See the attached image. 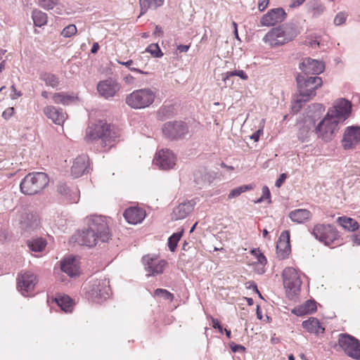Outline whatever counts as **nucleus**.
Segmentation results:
<instances>
[{"mask_svg":"<svg viewBox=\"0 0 360 360\" xmlns=\"http://www.w3.org/2000/svg\"><path fill=\"white\" fill-rule=\"evenodd\" d=\"M296 81L299 94L296 96L295 103L292 105V110L295 113L301 109L303 103L309 101L315 96L316 90L323 84L320 77H307L302 74H297Z\"/></svg>","mask_w":360,"mask_h":360,"instance_id":"1","label":"nucleus"},{"mask_svg":"<svg viewBox=\"0 0 360 360\" xmlns=\"http://www.w3.org/2000/svg\"><path fill=\"white\" fill-rule=\"evenodd\" d=\"M300 31L294 22H286L271 29L263 37V41L276 48L293 41Z\"/></svg>","mask_w":360,"mask_h":360,"instance_id":"2","label":"nucleus"},{"mask_svg":"<svg viewBox=\"0 0 360 360\" xmlns=\"http://www.w3.org/2000/svg\"><path fill=\"white\" fill-rule=\"evenodd\" d=\"M119 136L120 134L114 126L100 120L86 128L85 138L87 141L100 139L104 150H107L113 146Z\"/></svg>","mask_w":360,"mask_h":360,"instance_id":"3","label":"nucleus"},{"mask_svg":"<svg viewBox=\"0 0 360 360\" xmlns=\"http://www.w3.org/2000/svg\"><path fill=\"white\" fill-rule=\"evenodd\" d=\"M155 98V92L150 88L133 91L125 98L126 104L132 109H143L151 105Z\"/></svg>","mask_w":360,"mask_h":360,"instance_id":"4","label":"nucleus"},{"mask_svg":"<svg viewBox=\"0 0 360 360\" xmlns=\"http://www.w3.org/2000/svg\"><path fill=\"white\" fill-rule=\"evenodd\" d=\"M48 184L49 179L45 173H30L22 180L20 188L25 195H34L41 192Z\"/></svg>","mask_w":360,"mask_h":360,"instance_id":"5","label":"nucleus"},{"mask_svg":"<svg viewBox=\"0 0 360 360\" xmlns=\"http://www.w3.org/2000/svg\"><path fill=\"white\" fill-rule=\"evenodd\" d=\"M89 300L99 302L110 297V288L109 281L104 280H92L84 287Z\"/></svg>","mask_w":360,"mask_h":360,"instance_id":"6","label":"nucleus"},{"mask_svg":"<svg viewBox=\"0 0 360 360\" xmlns=\"http://www.w3.org/2000/svg\"><path fill=\"white\" fill-rule=\"evenodd\" d=\"M85 224L86 226L94 230V232L100 236L101 242L106 243L110 239L111 233L105 217L97 214L90 215L85 219Z\"/></svg>","mask_w":360,"mask_h":360,"instance_id":"7","label":"nucleus"},{"mask_svg":"<svg viewBox=\"0 0 360 360\" xmlns=\"http://www.w3.org/2000/svg\"><path fill=\"white\" fill-rule=\"evenodd\" d=\"M282 275L286 294L289 298L293 299L300 291L302 281L300 274L293 267H286Z\"/></svg>","mask_w":360,"mask_h":360,"instance_id":"8","label":"nucleus"},{"mask_svg":"<svg viewBox=\"0 0 360 360\" xmlns=\"http://www.w3.org/2000/svg\"><path fill=\"white\" fill-rule=\"evenodd\" d=\"M338 122L328 115L320 121L315 127L314 131L317 136L323 141H331L338 131Z\"/></svg>","mask_w":360,"mask_h":360,"instance_id":"9","label":"nucleus"},{"mask_svg":"<svg viewBox=\"0 0 360 360\" xmlns=\"http://www.w3.org/2000/svg\"><path fill=\"white\" fill-rule=\"evenodd\" d=\"M164 136L172 140L184 139L189 132L188 124L181 120L165 122L162 127Z\"/></svg>","mask_w":360,"mask_h":360,"instance_id":"10","label":"nucleus"},{"mask_svg":"<svg viewBox=\"0 0 360 360\" xmlns=\"http://www.w3.org/2000/svg\"><path fill=\"white\" fill-rule=\"evenodd\" d=\"M351 112V102L345 98H338L334 101L333 106L328 109L326 114L340 122L346 120Z\"/></svg>","mask_w":360,"mask_h":360,"instance_id":"11","label":"nucleus"},{"mask_svg":"<svg viewBox=\"0 0 360 360\" xmlns=\"http://www.w3.org/2000/svg\"><path fill=\"white\" fill-rule=\"evenodd\" d=\"M311 233L316 239L327 246L333 244L339 237L337 230L330 224H316Z\"/></svg>","mask_w":360,"mask_h":360,"instance_id":"12","label":"nucleus"},{"mask_svg":"<svg viewBox=\"0 0 360 360\" xmlns=\"http://www.w3.org/2000/svg\"><path fill=\"white\" fill-rule=\"evenodd\" d=\"M338 345L349 357L360 359V342L354 337L341 333L339 335Z\"/></svg>","mask_w":360,"mask_h":360,"instance_id":"13","label":"nucleus"},{"mask_svg":"<svg viewBox=\"0 0 360 360\" xmlns=\"http://www.w3.org/2000/svg\"><path fill=\"white\" fill-rule=\"evenodd\" d=\"M286 18L287 13L283 8H272L262 16L259 20V23L262 26L272 27L281 23Z\"/></svg>","mask_w":360,"mask_h":360,"instance_id":"14","label":"nucleus"},{"mask_svg":"<svg viewBox=\"0 0 360 360\" xmlns=\"http://www.w3.org/2000/svg\"><path fill=\"white\" fill-rule=\"evenodd\" d=\"M299 68L301 70L299 74H302L307 77H310L309 75L316 76L323 72L325 65L320 60L306 58L300 63Z\"/></svg>","mask_w":360,"mask_h":360,"instance_id":"15","label":"nucleus"},{"mask_svg":"<svg viewBox=\"0 0 360 360\" xmlns=\"http://www.w3.org/2000/svg\"><path fill=\"white\" fill-rule=\"evenodd\" d=\"M153 163L162 169L168 170L176 165V157L172 150L162 149L155 154Z\"/></svg>","mask_w":360,"mask_h":360,"instance_id":"16","label":"nucleus"},{"mask_svg":"<svg viewBox=\"0 0 360 360\" xmlns=\"http://www.w3.org/2000/svg\"><path fill=\"white\" fill-rule=\"evenodd\" d=\"M120 84L112 78L100 81L97 84V91L100 96L108 99L114 97L120 90Z\"/></svg>","mask_w":360,"mask_h":360,"instance_id":"17","label":"nucleus"},{"mask_svg":"<svg viewBox=\"0 0 360 360\" xmlns=\"http://www.w3.org/2000/svg\"><path fill=\"white\" fill-rule=\"evenodd\" d=\"M36 283L37 278L34 274L24 273L18 278V289L23 296H31Z\"/></svg>","mask_w":360,"mask_h":360,"instance_id":"18","label":"nucleus"},{"mask_svg":"<svg viewBox=\"0 0 360 360\" xmlns=\"http://www.w3.org/2000/svg\"><path fill=\"white\" fill-rule=\"evenodd\" d=\"M74 237L78 244L90 248L95 246L100 241V236L88 226L82 231H78Z\"/></svg>","mask_w":360,"mask_h":360,"instance_id":"19","label":"nucleus"},{"mask_svg":"<svg viewBox=\"0 0 360 360\" xmlns=\"http://www.w3.org/2000/svg\"><path fill=\"white\" fill-rule=\"evenodd\" d=\"M359 143H360V127L356 126L347 127L342 139L344 148L350 149Z\"/></svg>","mask_w":360,"mask_h":360,"instance_id":"20","label":"nucleus"},{"mask_svg":"<svg viewBox=\"0 0 360 360\" xmlns=\"http://www.w3.org/2000/svg\"><path fill=\"white\" fill-rule=\"evenodd\" d=\"M142 259L145 269L148 272V276H149L162 274L167 264L165 260L158 259L148 256H144Z\"/></svg>","mask_w":360,"mask_h":360,"instance_id":"21","label":"nucleus"},{"mask_svg":"<svg viewBox=\"0 0 360 360\" xmlns=\"http://www.w3.org/2000/svg\"><path fill=\"white\" fill-rule=\"evenodd\" d=\"M89 157L86 155H81L74 160L71 174L74 178H78L85 172H89Z\"/></svg>","mask_w":360,"mask_h":360,"instance_id":"22","label":"nucleus"},{"mask_svg":"<svg viewBox=\"0 0 360 360\" xmlns=\"http://www.w3.org/2000/svg\"><path fill=\"white\" fill-rule=\"evenodd\" d=\"M276 251L278 256L283 259H285L290 252V233L288 231H283L276 243Z\"/></svg>","mask_w":360,"mask_h":360,"instance_id":"23","label":"nucleus"},{"mask_svg":"<svg viewBox=\"0 0 360 360\" xmlns=\"http://www.w3.org/2000/svg\"><path fill=\"white\" fill-rule=\"evenodd\" d=\"M43 112L56 124L62 125L66 119V114L63 112V110L58 109L53 105L45 107Z\"/></svg>","mask_w":360,"mask_h":360,"instance_id":"24","label":"nucleus"},{"mask_svg":"<svg viewBox=\"0 0 360 360\" xmlns=\"http://www.w3.org/2000/svg\"><path fill=\"white\" fill-rule=\"evenodd\" d=\"M124 217L129 224L141 223L146 217V212L139 207H129L124 212Z\"/></svg>","mask_w":360,"mask_h":360,"instance_id":"25","label":"nucleus"},{"mask_svg":"<svg viewBox=\"0 0 360 360\" xmlns=\"http://www.w3.org/2000/svg\"><path fill=\"white\" fill-rule=\"evenodd\" d=\"M194 204L191 201L180 203L174 210L172 219L177 221L186 218L193 210Z\"/></svg>","mask_w":360,"mask_h":360,"instance_id":"26","label":"nucleus"},{"mask_svg":"<svg viewBox=\"0 0 360 360\" xmlns=\"http://www.w3.org/2000/svg\"><path fill=\"white\" fill-rule=\"evenodd\" d=\"M61 270L70 277L79 275V266L75 258H66L60 262Z\"/></svg>","mask_w":360,"mask_h":360,"instance_id":"27","label":"nucleus"},{"mask_svg":"<svg viewBox=\"0 0 360 360\" xmlns=\"http://www.w3.org/2000/svg\"><path fill=\"white\" fill-rule=\"evenodd\" d=\"M20 224L25 229H34L39 225V216L37 213L25 211L20 218Z\"/></svg>","mask_w":360,"mask_h":360,"instance_id":"28","label":"nucleus"},{"mask_svg":"<svg viewBox=\"0 0 360 360\" xmlns=\"http://www.w3.org/2000/svg\"><path fill=\"white\" fill-rule=\"evenodd\" d=\"M302 326L309 333L317 335L325 331V328L321 325L319 321L314 317H310L308 320L304 321Z\"/></svg>","mask_w":360,"mask_h":360,"instance_id":"29","label":"nucleus"},{"mask_svg":"<svg viewBox=\"0 0 360 360\" xmlns=\"http://www.w3.org/2000/svg\"><path fill=\"white\" fill-rule=\"evenodd\" d=\"M58 192L61 194L69 203H77L79 200V193L77 190L70 191L65 184L58 186Z\"/></svg>","mask_w":360,"mask_h":360,"instance_id":"30","label":"nucleus"},{"mask_svg":"<svg viewBox=\"0 0 360 360\" xmlns=\"http://www.w3.org/2000/svg\"><path fill=\"white\" fill-rule=\"evenodd\" d=\"M289 218L297 224H302L310 219L311 213L306 209H297L289 213Z\"/></svg>","mask_w":360,"mask_h":360,"instance_id":"31","label":"nucleus"},{"mask_svg":"<svg viewBox=\"0 0 360 360\" xmlns=\"http://www.w3.org/2000/svg\"><path fill=\"white\" fill-rule=\"evenodd\" d=\"M316 311V302L314 300H307L304 304L295 308L292 312L297 316L311 314Z\"/></svg>","mask_w":360,"mask_h":360,"instance_id":"32","label":"nucleus"},{"mask_svg":"<svg viewBox=\"0 0 360 360\" xmlns=\"http://www.w3.org/2000/svg\"><path fill=\"white\" fill-rule=\"evenodd\" d=\"M165 0H139L141 15L145 14L149 8L156 9L161 6Z\"/></svg>","mask_w":360,"mask_h":360,"instance_id":"33","label":"nucleus"},{"mask_svg":"<svg viewBox=\"0 0 360 360\" xmlns=\"http://www.w3.org/2000/svg\"><path fill=\"white\" fill-rule=\"evenodd\" d=\"M32 18L34 25L37 27H42L47 22V15L38 9H34L32 12Z\"/></svg>","mask_w":360,"mask_h":360,"instance_id":"34","label":"nucleus"},{"mask_svg":"<svg viewBox=\"0 0 360 360\" xmlns=\"http://www.w3.org/2000/svg\"><path fill=\"white\" fill-rule=\"evenodd\" d=\"M46 245V241L42 238H34L27 241V246L32 252H41Z\"/></svg>","mask_w":360,"mask_h":360,"instance_id":"35","label":"nucleus"},{"mask_svg":"<svg viewBox=\"0 0 360 360\" xmlns=\"http://www.w3.org/2000/svg\"><path fill=\"white\" fill-rule=\"evenodd\" d=\"M308 6L313 17L315 18L321 15L325 10V7L320 0H310L308 3Z\"/></svg>","mask_w":360,"mask_h":360,"instance_id":"36","label":"nucleus"},{"mask_svg":"<svg viewBox=\"0 0 360 360\" xmlns=\"http://www.w3.org/2000/svg\"><path fill=\"white\" fill-rule=\"evenodd\" d=\"M75 96L65 94L64 92L55 93L53 96V100L55 103L68 105L75 101Z\"/></svg>","mask_w":360,"mask_h":360,"instance_id":"37","label":"nucleus"},{"mask_svg":"<svg viewBox=\"0 0 360 360\" xmlns=\"http://www.w3.org/2000/svg\"><path fill=\"white\" fill-rule=\"evenodd\" d=\"M338 221L344 229H347L348 231H354L359 229V224L352 218L345 217H339Z\"/></svg>","mask_w":360,"mask_h":360,"instance_id":"38","label":"nucleus"},{"mask_svg":"<svg viewBox=\"0 0 360 360\" xmlns=\"http://www.w3.org/2000/svg\"><path fill=\"white\" fill-rule=\"evenodd\" d=\"M56 303L60 308L65 311L70 312L72 308V301L68 296H62L56 299Z\"/></svg>","mask_w":360,"mask_h":360,"instance_id":"39","label":"nucleus"},{"mask_svg":"<svg viewBox=\"0 0 360 360\" xmlns=\"http://www.w3.org/2000/svg\"><path fill=\"white\" fill-rule=\"evenodd\" d=\"M40 79L43 80L47 86L55 88L59 84V79L53 74L44 72L40 76Z\"/></svg>","mask_w":360,"mask_h":360,"instance_id":"40","label":"nucleus"},{"mask_svg":"<svg viewBox=\"0 0 360 360\" xmlns=\"http://www.w3.org/2000/svg\"><path fill=\"white\" fill-rule=\"evenodd\" d=\"M183 233L184 230H181V231L173 233L168 238V247L171 252H174L176 250L178 242L181 238Z\"/></svg>","mask_w":360,"mask_h":360,"instance_id":"41","label":"nucleus"},{"mask_svg":"<svg viewBox=\"0 0 360 360\" xmlns=\"http://www.w3.org/2000/svg\"><path fill=\"white\" fill-rule=\"evenodd\" d=\"M117 62H118V63H120V64H121L122 65H124L129 70H131L132 72H138V73H140V74H143V75H148V72H144V71H143L142 70H141L139 68L131 67L132 65H138V60H127L126 62H122V61L117 60Z\"/></svg>","mask_w":360,"mask_h":360,"instance_id":"42","label":"nucleus"},{"mask_svg":"<svg viewBox=\"0 0 360 360\" xmlns=\"http://www.w3.org/2000/svg\"><path fill=\"white\" fill-rule=\"evenodd\" d=\"M251 185H243L235 188L231 191L228 195L229 199L234 198L239 196L242 193H244L248 190L252 189Z\"/></svg>","mask_w":360,"mask_h":360,"instance_id":"43","label":"nucleus"},{"mask_svg":"<svg viewBox=\"0 0 360 360\" xmlns=\"http://www.w3.org/2000/svg\"><path fill=\"white\" fill-rule=\"evenodd\" d=\"M38 4L45 10H51L60 5V0H38Z\"/></svg>","mask_w":360,"mask_h":360,"instance_id":"44","label":"nucleus"},{"mask_svg":"<svg viewBox=\"0 0 360 360\" xmlns=\"http://www.w3.org/2000/svg\"><path fill=\"white\" fill-rule=\"evenodd\" d=\"M238 76L240 79L243 80H247L248 79V75L243 70H233L229 71L224 74L223 80L226 81L230 77Z\"/></svg>","mask_w":360,"mask_h":360,"instance_id":"45","label":"nucleus"},{"mask_svg":"<svg viewBox=\"0 0 360 360\" xmlns=\"http://www.w3.org/2000/svg\"><path fill=\"white\" fill-rule=\"evenodd\" d=\"M154 295L169 301H172L174 299V295L165 289L158 288L155 290Z\"/></svg>","mask_w":360,"mask_h":360,"instance_id":"46","label":"nucleus"},{"mask_svg":"<svg viewBox=\"0 0 360 360\" xmlns=\"http://www.w3.org/2000/svg\"><path fill=\"white\" fill-rule=\"evenodd\" d=\"M77 27L73 24H70L62 30L60 34L64 37L69 38L74 36L77 33Z\"/></svg>","mask_w":360,"mask_h":360,"instance_id":"47","label":"nucleus"},{"mask_svg":"<svg viewBox=\"0 0 360 360\" xmlns=\"http://www.w3.org/2000/svg\"><path fill=\"white\" fill-rule=\"evenodd\" d=\"M146 51L150 53L155 58H160L163 55L159 46L157 44H150L146 48Z\"/></svg>","mask_w":360,"mask_h":360,"instance_id":"48","label":"nucleus"},{"mask_svg":"<svg viewBox=\"0 0 360 360\" xmlns=\"http://www.w3.org/2000/svg\"><path fill=\"white\" fill-rule=\"evenodd\" d=\"M347 14L344 12L338 13L334 18V24L337 26L344 24L347 20Z\"/></svg>","mask_w":360,"mask_h":360,"instance_id":"49","label":"nucleus"},{"mask_svg":"<svg viewBox=\"0 0 360 360\" xmlns=\"http://www.w3.org/2000/svg\"><path fill=\"white\" fill-rule=\"evenodd\" d=\"M252 253L257 256V262L261 264H265L266 263V259L265 256L260 252L259 249H254L252 250Z\"/></svg>","mask_w":360,"mask_h":360,"instance_id":"50","label":"nucleus"},{"mask_svg":"<svg viewBox=\"0 0 360 360\" xmlns=\"http://www.w3.org/2000/svg\"><path fill=\"white\" fill-rule=\"evenodd\" d=\"M14 112H15V109L14 108H6L2 113V117L6 119V120H8L9 118H11L13 115L14 114Z\"/></svg>","mask_w":360,"mask_h":360,"instance_id":"51","label":"nucleus"},{"mask_svg":"<svg viewBox=\"0 0 360 360\" xmlns=\"http://www.w3.org/2000/svg\"><path fill=\"white\" fill-rule=\"evenodd\" d=\"M123 81L127 85L131 86L135 83V78L131 75L128 74L123 77Z\"/></svg>","mask_w":360,"mask_h":360,"instance_id":"52","label":"nucleus"},{"mask_svg":"<svg viewBox=\"0 0 360 360\" xmlns=\"http://www.w3.org/2000/svg\"><path fill=\"white\" fill-rule=\"evenodd\" d=\"M262 197L264 200H269V201H268L269 203L271 202V200H270L271 193H270L269 188L267 186H263V188H262Z\"/></svg>","mask_w":360,"mask_h":360,"instance_id":"53","label":"nucleus"},{"mask_svg":"<svg viewBox=\"0 0 360 360\" xmlns=\"http://www.w3.org/2000/svg\"><path fill=\"white\" fill-rule=\"evenodd\" d=\"M286 178H287V174H286L283 173V174H280L278 179L276 180V181L275 183V186L276 187H278V188L281 187V185L285 181Z\"/></svg>","mask_w":360,"mask_h":360,"instance_id":"54","label":"nucleus"},{"mask_svg":"<svg viewBox=\"0 0 360 360\" xmlns=\"http://www.w3.org/2000/svg\"><path fill=\"white\" fill-rule=\"evenodd\" d=\"M21 96H22V93L20 91H17L15 86L12 85L11 86V99H16Z\"/></svg>","mask_w":360,"mask_h":360,"instance_id":"55","label":"nucleus"},{"mask_svg":"<svg viewBox=\"0 0 360 360\" xmlns=\"http://www.w3.org/2000/svg\"><path fill=\"white\" fill-rule=\"evenodd\" d=\"M269 0H259L258 9L263 11L269 5Z\"/></svg>","mask_w":360,"mask_h":360,"instance_id":"56","label":"nucleus"},{"mask_svg":"<svg viewBox=\"0 0 360 360\" xmlns=\"http://www.w3.org/2000/svg\"><path fill=\"white\" fill-rule=\"evenodd\" d=\"M231 349L233 352H243L245 350V347L240 345H236L235 343H231L230 345Z\"/></svg>","mask_w":360,"mask_h":360,"instance_id":"57","label":"nucleus"},{"mask_svg":"<svg viewBox=\"0 0 360 360\" xmlns=\"http://www.w3.org/2000/svg\"><path fill=\"white\" fill-rule=\"evenodd\" d=\"M306 44L312 48H316L319 46V41L316 39V38L314 39H311L306 41Z\"/></svg>","mask_w":360,"mask_h":360,"instance_id":"58","label":"nucleus"},{"mask_svg":"<svg viewBox=\"0 0 360 360\" xmlns=\"http://www.w3.org/2000/svg\"><path fill=\"white\" fill-rule=\"evenodd\" d=\"M212 323L214 328H217L221 333H223L222 326L217 319H212Z\"/></svg>","mask_w":360,"mask_h":360,"instance_id":"59","label":"nucleus"},{"mask_svg":"<svg viewBox=\"0 0 360 360\" xmlns=\"http://www.w3.org/2000/svg\"><path fill=\"white\" fill-rule=\"evenodd\" d=\"M262 134V129H258L255 131L251 136L250 139H253L255 141H257L259 139L260 135Z\"/></svg>","mask_w":360,"mask_h":360,"instance_id":"60","label":"nucleus"},{"mask_svg":"<svg viewBox=\"0 0 360 360\" xmlns=\"http://www.w3.org/2000/svg\"><path fill=\"white\" fill-rule=\"evenodd\" d=\"M305 0H295L292 4H290V7L295 8L301 6Z\"/></svg>","mask_w":360,"mask_h":360,"instance_id":"61","label":"nucleus"},{"mask_svg":"<svg viewBox=\"0 0 360 360\" xmlns=\"http://www.w3.org/2000/svg\"><path fill=\"white\" fill-rule=\"evenodd\" d=\"M189 49L188 45H179L177 46V50L180 52H187Z\"/></svg>","mask_w":360,"mask_h":360,"instance_id":"62","label":"nucleus"},{"mask_svg":"<svg viewBox=\"0 0 360 360\" xmlns=\"http://www.w3.org/2000/svg\"><path fill=\"white\" fill-rule=\"evenodd\" d=\"M99 49V45L97 42L93 44V46L91 49V52L92 53H96Z\"/></svg>","mask_w":360,"mask_h":360,"instance_id":"63","label":"nucleus"},{"mask_svg":"<svg viewBox=\"0 0 360 360\" xmlns=\"http://www.w3.org/2000/svg\"><path fill=\"white\" fill-rule=\"evenodd\" d=\"M353 242L359 245H360V235H356L354 238H353Z\"/></svg>","mask_w":360,"mask_h":360,"instance_id":"64","label":"nucleus"}]
</instances>
